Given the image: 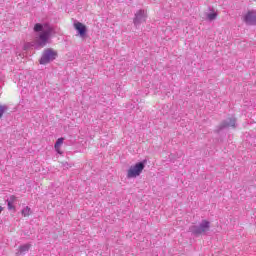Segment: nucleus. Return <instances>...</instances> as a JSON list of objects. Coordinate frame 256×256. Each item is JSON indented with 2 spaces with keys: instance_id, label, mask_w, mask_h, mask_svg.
<instances>
[{
  "instance_id": "nucleus-4",
  "label": "nucleus",
  "mask_w": 256,
  "mask_h": 256,
  "mask_svg": "<svg viewBox=\"0 0 256 256\" xmlns=\"http://www.w3.org/2000/svg\"><path fill=\"white\" fill-rule=\"evenodd\" d=\"M143 169H145V163L138 162L134 166H131L127 171L128 179H135V177H139L141 173H143Z\"/></svg>"
},
{
  "instance_id": "nucleus-15",
  "label": "nucleus",
  "mask_w": 256,
  "mask_h": 256,
  "mask_svg": "<svg viewBox=\"0 0 256 256\" xmlns=\"http://www.w3.org/2000/svg\"><path fill=\"white\" fill-rule=\"evenodd\" d=\"M3 79H4V76L3 74L0 73V87L1 85H3Z\"/></svg>"
},
{
  "instance_id": "nucleus-13",
  "label": "nucleus",
  "mask_w": 256,
  "mask_h": 256,
  "mask_svg": "<svg viewBox=\"0 0 256 256\" xmlns=\"http://www.w3.org/2000/svg\"><path fill=\"white\" fill-rule=\"evenodd\" d=\"M22 215L24 217H29V215H31V208H29L28 206H26L23 210H22Z\"/></svg>"
},
{
  "instance_id": "nucleus-6",
  "label": "nucleus",
  "mask_w": 256,
  "mask_h": 256,
  "mask_svg": "<svg viewBox=\"0 0 256 256\" xmlns=\"http://www.w3.org/2000/svg\"><path fill=\"white\" fill-rule=\"evenodd\" d=\"M243 21L244 23H246V25H256V11L255 10L248 11L244 15Z\"/></svg>"
},
{
  "instance_id": "nucleus-16",
  "label": "nucleus",
  "mask_w": 256,
  "mask_h": 256,
  "mask_svg": "<svg viewBox=\"0 0 256 256\" xmlns=\"http://www.w3.org/2000/svg\"><path fill=\"white\" fill-rule=\"evenodd\" d=\"M2 211H3V207L0 206V214L2 213Z\"/></svg>"
},
{
  "instance_id": "nucleus-1",
  "label": "nucleus",
  "mask_w": 256,
  "mask_h": 256,
  "mask_svg": "<svg viewBox=\"0 0 256 256\" xmlns=\"http://www.w3.org/2000/svg\"><path fill=\"white\" fill-rule=\"evenodd\" d=\"M35 33L38 35L35 36V39L32 43L24 44L23 50L27 51L29 47H33L34 49H43L47 43H49V39H51V33H53V27L51 25L45 23H37L34 26Z\"/></svg>"
},
{
  "instance_id": "nucleus-14",
  "label": "nucleus",
  "mask_w": 256,
  "mask_h": 256,
  "mask_svg": "<svg viewBox=\"0 0 256 256\" xmlns=\"http://www.w3.org/2000/svg\"><path fill=\"white\" fill-rule=\"evenodd\" d=\"M5 111H7V105H0V119L5 114Z\"/></svg>"
},
{
  "instance_id": "nucleus-12",
  "label": "nucleus",
  "mask_w": 256,
  "mask_h": 256,
  "mask_svg": "<svg viewBox=\"0 0 256 256\" xmlns=\"http://www.w3.org/2000/svg\"><path fill=\"white\" fill-rule=\"evenodd\" d=\"M217 12H211L207 14V20L208 21H215L217 19Z\"/></svg>"
},
{
  "instance_id": "nucleus-10",
  "label": "nucleus",
  "mask_w": 256,
  "mask_h": 256,
  "mask_svg": "<svg viewBox=\"0 0 256 256\" xmlns=\"http://www.w3.org/2000/svg\"><path fill=\"white\" fill-rule=\"evenodd\" d=\"M29 249H31V244H24L19 247L17 255H25V253H27V251H29Z\"/></svg>"
},
{
  "instance_id": "nucleus-5",
  "label": "nucleus",
  "mask_w": 256,
  "mask_h": 256,
  "mask_svg": "<svg viewBox=\"0 0 256 256\" xmlns=\"http://www.w3.org/2000/svg\"><path fill=\"white\" fill-rule=\"evenodd\" d=\"M145 21H147V11L146 10H138L135 13V16L133 19V23H134L135 27H139V25H141V23H145Z\"/></svg>"
},
{
  "instance_id": "nucleus-8",
  "label": "nucleus",
  "mask_w": 256,
  "mask_h": 256,
  "mask_svg": "<svg viewBox=\"0 0 256 256\" xmlns=\"http://www.w3.org/2000/svg\"><path fill=\"white\" fill-rule=\"evenodd\" d=\"M76 31H78L80 37H85V33H87V28L82 23L78 22L74 24Z\"/></svg>"
},
{
  "instance_id": "nucleus-17",
  "label": "nucleus",
  "mask_w": 256,
  "mask_h": 256,
  "mask_svg": "<svg viewBox=\"0 0 256 256\" xmlns=\"http://www.w3.org/2000/svg\"><path fill=\"white\" fill-rule=\"evenodd\" d=\"M20 57H25V54H19Z\"/></svg>"
},
{
  "instance_id": "nucleus-3",
  "label": "nucleus",
  "mask_w": 256,
  "mask_h": 256,
  "mask_svg": "<svg viewBox=\"0 0 256 256\" xmlns=\"http://www.w3.org/2000/svg\"><path fill=\"white\" fill-rule=\"evenodd\" d=\"M211 228V223L207 220H202V222L197 226H191L189 228L190 233L193 235H203V233H207Z\"/></svg>"
},
{
  "instance_id": "nucleus-2",
  "label": "nucleus",
  "mask_w": 256,
  "mask_h": 256,
  "mask_svg": "<svg viewBox=\"0 0 256 256\" xmlns=\"http://www.w3.org/2000/svg\"><path fill=\"white\" fill-rule=\"evenodd\" d=\"M57 59V51L47 48L43 51L42 56L39 60L40 65H47L51 63V61H55Z\"/></svg>"
},
{
  "instance_id": "nucleus-9",
  "label": "nucleus",
  "mask_w": 256,
  "mask_h": 256,
  "mask_svg": "<svg viewBox=\"0 0 256 256\" xmlns=\"http://www.w3.org/2000/svg\"><path fill=\"white\" fill-rule=\"evenodd\" d=\"M63 141H65L64 138H59L54 145V149L56 152H58L59 155H63V152L61 151V145H63Z\"/></svg>"
},
{
  "instance_id": "nucleus-11",
  "label": "nucleus",
  "mask_w": 256,
  "mask_h": 256,
  "mask_svg": "<svg viewBox=\"0 0 256 256\" xmlns=\"http://www.w3.org/2000/svg\"><path fill=\"white\" fill-rule=\"evenodd\" d=\"M15 199V196H10V200L7 201L9 211H11V209H15V206H13V203H15Z\"/></svg>"
},
{
  "instance_id": "nucleus-7",
  "label": "nucleus",
  "mask_w": 256,
  "mask_h": 256,
  "mask_svg": "<svg viewBox=\"0 0 256 256\" xmlns=\"http://www.w3.org/2000/svg\"><path fill=\"white\" fill-rule=\"evenodd\" d=\"M236 122L237 120L235 119V117L228 118L224 122H222L220 129H225L226 127H235Z\"/></svg>"
}]
</instances>
